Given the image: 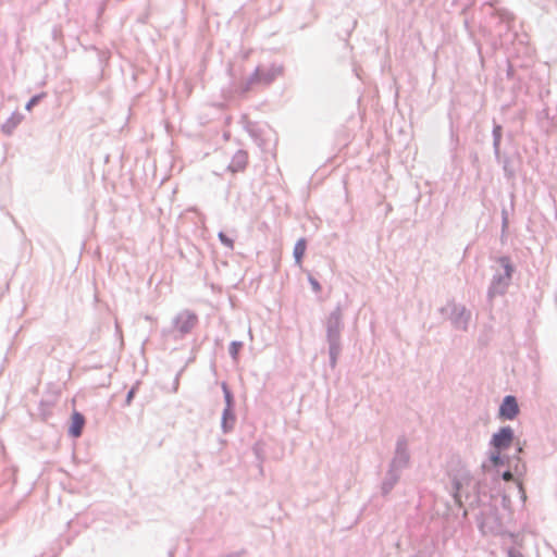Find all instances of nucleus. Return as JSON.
I'll return each instance as SVG.
<instances>
[{
  "label": "nucleus",
  "mask_w": 557,
  "mask_h": 557,
  "mask_svg": "<svg viewBox=\"0 0 557 557\" xmlns=\"http://www.w3.org/2000/svg\"><path fill=\"white\" fill-rule=\"evenodd\" d=\"M197 323V315L189 311L181 312L174 320V331L181 335L189 333Z\"/></svg>",
  "instance_id": "nucleus-1"
},
{
  "label": "nucleus",
  "mask_w": 557,
  "mask_h": 557,
  "mask_svg": "<svg viewBox=\"0 0 557 557\" xmlns=\"http://www.w3.org/2000/svg\"><path fill=\"white\" fill-rule=\"evenodd\" d=\"M519 413V406L513 396H506L499 407V418L504 420H512Z\"/></svg>",
  "instance_id": "nucleus-2"
},
{
  "label": "nucleus",
  "mask_w": 557,
  "mask_h": 557,
  "mask_svg": "<svg viewBox=\"0 0 557 557\" xmlns=\"http://www.w3.org/2000/svg\"><path fill=\"white\" fill-rule=\"evenodd\" d=\"M513 433L511 428H502L496 434L493 435L492 444L497 449L508 448L512 442Z\"/></svg>",
  "instance_id": "nucleus-3"
},
{
  "label": "nucleus",
  "mask_w": 557,
  "mask_h": 557,
  "mask_svg": "<svg viewBox=\"0 0 557 557\" xmlns=\"http://www.w3.org/2000/svg\"><path fill=\"white\" fill-rule=\"evenodd\" d=\"M85 425V418L82 413L74 411L71 416V426L69 430L70 435L79 437Z\"/></svg>",
  "instance_id": "nucleus-4"
},
{
  "label": "nucleus",
  "mask_w": 557,
  "mask_h": 557,
  "mask_svg": "<svg viewBox=\"0 0 557 557\" xmlns=\"http://www.w3.org/2000/svg\"><path fill=\"white\" fill-rule=\"evenodd\" d=\"M306 249H307V243H306V239L304 238H300L296 244H295V247H294V257H295V261L298 265H301L302 263V258L306 253Z\"/></svg>",
  "instance_id": "nucleus-5"
},
{
  "label": "nucleus",
  "mask_w": 557,
  "mask_h": 557,
  "mask_svg": "<svg viewBox=\"0 0 557 557\" xmlns=\"http://www.w3.org/2000/svg\"><path fill=\"white\" fill-rule=\"evenodd\" d=\"M499 263L505 269L506 277L509 280L511 277L512 272H513V268L510 264V260L508 258H506V257H503V258L499 259Z\"/></svg>",
  "instance_id": "nucleus-6"
},
{
  "label": "nucleus",
  "mask_w": 557,
  "mask_h": 557,
  "mask_svg": "<svg viewBox=\"0 0 557 557\" xmlns=\"http://www.w3.org/2000/svg\"><path fill=\"white\" fill-rule=\"evenodd\" d=\"M219 238L220 240L225 245L227 246L228 248H233L234 244H233V240L227 238L225 234L223 233H220L219 234Z\"/></svg>",
  "instance_id": "nucleus-7"
},
{
  "label": "nucleus",
  "mask_w": 557,
  "mask_h": 557,
  "mask_svg": "<svg viewBox=\"0 0 557 557\" xmlns=\"http://www.w3.org/2000/svg\"><path fill=\"white\" fill-rule=\"evenodd\" d=\"M38 100H39V96H35V97H33V98L28 101V103L26 104V110L30 111V110H32V108H33V107L38 102Z\"/></svg>",
  "instance_id": "nucleus-8"
},
{
  "label": "nucleus",
  "mask_w": 557,
  "mask_h": 557,
  "mask_svg": "<svg viewBox=\"0 0 557 557\" xmlns=\"http://www.w3.org/2000/svg\"><path fill=\"white\" fill-rule=\"evenodd\" d=\"M309 281H310V284H311V286H312L314 292H320L321 290V285L318 283L317 280L311 277Z\"/></svg>",
  "instance_id": "nucleus-9"
},
{
  "label": "nucleus",
  "mask_w": 557,
  "mask_h": 557,
  "mask_svg": "<svg viewBox=\"0 0 557 557\" xmlns=\"http://www.w3.org/2000/svg\"><path fill=\"white\" fill-rule=\"evenodd\" d=\"M491 460H492V462H493L495 466H498V465H500V463H502V458H500L499 454H494V455H492Z\"/></svg>",
  "instance_id": "nucleus-10"
},
{
  "label": "nucleus",
  "mask_w": 557,
  "mask_h": 557,
  "mask_svg": "<svg viewBox=\"0 0 557 557\" xmlns=\"http://www.w3.org/2000/svg\"><path fill=\"white\" fill-rule=\"evenodd\" d=\"M512 478H513V475H512V473L510 471H506V472L503 473V479L505 481H510V480H512Z\"/></svg>",
  "instance_id": "nucleus-11"
},
{
  "label": "nucleus",
  "mask_w": 557,
  "mask_h": 557,
  "mask_svg": "<svg viewBox=\"0 0 557 557\" xmlns=\"http://www.w3.org/2000/svg\"><path fill=\"white\" fill-rule=\"evenodd\" d=\"M133 397H134V389H131V391L128 392L127 399H126V400H127V404H129V403H131V400H132V398H133Z\"/></svg>",
  "instance_id": "nucleus-12"
},
{
  "label": "nucleus",
  "mask_w": 557,
  "mask_h": 557,
  "mask_svg": "<svg viewBox=\"0 0 557 557\" xmlns=\"http://www.w3.org/2000/svg\"><path fill=\"white\" fill-rule=\"evenodd\" d=\"M232 346H233V352L236 354L239 345H237L236 343H233Z\"/></svg>",
  "instance_id": "nucleus-13"
},
{
  "label": "nucleus",
  "mask_w": 557,
  "mask_h": 557,
  "mask_svg": "<svg viewBox=\"0 0 557 557\" xmlns=\"http://www.w3.org/2000/svg\"><path fill=\"white\" fill-rule=\"evenodd\" d=\"M510 557H522L521 555L510 554Z\"/></svg>",
  "instance_id": "nucleus-14"
}]
</instances>
